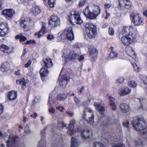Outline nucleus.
Wrapping results in <instances>:
<instances>
[{"label":"nucleus","instance_id":"nucleus-59","mask_svg":"<svg viewBox=\"0 0 147 147\" xmlns=\"http://www.w3.org/2000/svg\"><path fill=\"white\" fill-rule=\"evenodd\" d=\"M112 147H125V146L123 144L120 145H115L112 146Z\"/></svg>","mask_w":147,"mask_h":147},{"label":"nucleus","instance_id":"nucleus-40","mask_svg":"<svg viewBox=\"0 0 147 147\" xmlns=\"http://www.w3.org/2000/svg\"><path fill=\"white\" fill-rule=\"evenodd\" d=\"M68 81V79H67V78L64 77L63 80L60 82L59 84L60 86H63L64 85L65 86H66L67 83Z\"/></svg>","mask_w":147,"mask_h":147},{"label":"nucleus","instance_id":"nucleus-61","mask_svg":"<svg viewBox=\"0 0 147 147\" xmlns=\"http://www.w3.org/2000/svg\"><path fill=\"white\" fill-rule=\"evenodd\" d=\"M107 11L106 10V17L105 18V19H107L109 18V17L110 16V14L109 13H107Z\"/></svg>","mask_w":147,"mask_h":147},{"label":"nucleus","instance_id":"nucleus-10","mask_svg":"<svg viewBox=\"0 0 147 147\" xmlns=\"http://www.w3.org/2000/svg\"><path fill=\"white\" fill-rule=\"evenodd\" d=\"M9 29L8 24L5 22H2L0 24V36L3 37L9 32Z\"/></svg>","mask_w":147,"mask_h":147},{"label":"nucleus","instance_id":"nucleus-46","mask_svg":"<svg viewBox=\"0 0 147 147\" xmlns=\"http://www.w3.org/2000/svg\"><path fill=\"white\" fill-rule=\"evenodd\" d=\"M140 102L141 103L142 106V107H145V103H146L147 101L145 99H140Z\"/></svg>","mask_w":147,"mask_h":147},{"label":"nucleus","instance_id":"nucleus-62","mask_svg":"<svg viewBox=\"0 0 147 147\" xmlns=\"http://www.w3.org/2000/svg\"><path fill=\"white\" fill-rule=\"evenodd\" d=\"M73 47L74 48H78L79 47V45L78 43H76L74 44Z\"/></svg>","mask_w":147,"mask_h":147},{"label":"nucleus","instance_id":"nucleus-50","mask_svg":"<svg viewBox=\"0 0 147 147\" xmlns=\"http://www.w3.org/2000/svg\"><path fill=\"white\" fill-rule=\"evenodd\" d=\"M85 0H82L80 1L79 3V7H81L84 6L85 3Z\"/></svg>","mask_w":147,"mask_h":147},{"label":"nucleus","instance_id":"nucleus-37","mask_svg":"<svg viewBox=\"0 0 147 147\" xmlns=\"http://www.w3.org/2000/svg\"><path fill=\"white\" fill-rule=\"evenodd\" d=\"M128 85L131 87L135 88L137 86V84L134 81H131L128 83Z\"/></svg>","mask_w":147,"mask_h":147},{"label":"nucleus","instance_id":"nucleus-42","mask_svg":"<svg viewBox=\"0 0 147 147\" xmlns=\"http://www.w3.org/2000/svg\"><path fill=\"white\" fill-rule=\"evenodd\" d=\"M135 143L136 145H142L143 144V141L140 138H139L136 140Z\"/></svg>","mask_w":147,"mask_h":147},{"label":"nucleus","instance_id":"nucleus-53","mask_svg":"<svg viewBox=\"0 0 147 147\" xmlns=\"http://www.w3.org/2000/svg\"><path fill=\"white\" fill-rule=\"evenodd\" d=\"M129 122L128 121H127L126 122H124L123 123V125L126 127L128 128L129 127Z\"/></svg>","mask_w":147,"mask_h":147},{"label":"nucleus","instance_id":"nucleus-23","mask_svg":"<svg viewBox=\"0 0 147 147\" xmlns=\"http://www.w3.org/2000/svg\"><path fill=\"white\" fill-rule=\"evenodd\" d=\"M43 63L45 67L49 68L52 66L53 63L50 58H47L43 61Z\"/></svg>","mask_w":147,"mask_h":147},{"label":"nucleus","instance_id":"nucleus-26","mask_svg":"<svg viewBox=\"0 0 147 147\" xmlns=\"http://www.w3.org/2000/svg\"><path fill=\"white\" fill-rule=\"evenodd\" d=\"M126 52L128 55L132 58H133L134 57H135L136 54L131 47H129L127 48Z\"/></svg>","mask_w":147,"mask_h":147},{"label":"nucleus","instance_id":"nucleus-51","mask_svg":"<svg viewBox=\"0 0 147 147\" xmlns=\"http://www.w3.org/2000/svg\"><path fill=\"white\" fill-rule=\"evenodd\" d=\"M74 101L76 104H79L80 102V101L79 99L77 97L75 96L74 97Z\"/></svg>","mask_w":147,"mask_h":147},{"label":"nucleus","instance_id":"nucleus-28","mask_svg":"<svg viewBox=\"0 0 147 147\" xmlns=\"http://www.w3.org/2000/svg\"><path fill=\"white\" fill-rule=\"evenodd\" d=\"M79 140L75 138H72L71 140V147H78L79 144Z\"/></svg>","mask_w":147,"mask_h":147},{"label":"nucleus","instance_id":"nucleus-49","mask_svg":"<svg viewBox=\"0 0 147 147\" xmlns=\"http://www.w3.org/2000/svg\"><path fill=\"white\" fill-rule=\"evenodd\" d=\"M104 6L105 9H109L111 7L112 4L111 3H106L105 4Z\"/></svg>","mask_w":147,"mask_h":147},{"label":"nucleus","instance_id":"nucleus-22","mask_svg":"<svg viewBox=\"0 0 147 147\" xmlns=\"http://www.w3.org/2000/svg\"><path fill=\"white\" fill-rule=\"evenodd\" d=\"M0 49L2 51L5 53H8L11 52L10 48L4 44H2L0 46Z\"/></svg>","mask_w":147,"mask_h":147},{"label":"nucleus","instance_id":"nucleus-25","mask_svg":"<svg viewBox=\"0 0 147 147\" xmlns=\"http://www.w3.org/2000/svg\"><path fill=\"white\" fill-rule=\"evenodd\" d=\"M20 26H22L25 31H27L29 30V27L27 25V22L24 19H22L19 21Z\"/></svg>","mask_w":147,"mask_h":147},{"label":"nucleus","instance_id":"nucleus-8","mask_svg":"<svg viewBox=\"0 0 147 147\" xmlns=\"http://www.w3.org/2000/svg\"><path fill=\"white\" fill-rule=\"evenodd\" d=\"M79 55L76 53L69 49L66 50L63 53V57L66 61L68 59L72 60L76 59Z\"/></svg>","mask_w":147,"mask_h":147},{"label":"nucleus","instance_id":"nucleus-45","mask_svg":"<svg viewBox=\"0 0 147 147\" xmlns=\"http://www.w3.org/2000/svg\"><path fill=\"white\" fill-rule=\"evenodd\" d=\"M22 34H20V42L22 41H25L27 40V38L26 37H25L22 35Z\"/></svg>","mask_w":147,"mask_h":147},{"label":"nucleus","instance_id":"nucleus-14","mask_svg":"<svg viewBox=\"0 0 147 147\" xmlns=\"http://www.w3.org/2000/svg\"><path fill=\"white\" fill-rule=\"evenodd\" d=\"M92 135V131L88 129H85L82 131L81 133V136L84 139H87Z\"/></svg>","mask_w":147,"mask_h":147},{"label":"nucleus","instance_id":"nucleus-30","mask_svg":"<svg viewBox=\"0 0 147 147\" xmlns=\"http://www.w3.org/2000/svg\"><path fill=\"white\" fill-rule=\"evenodd\" d=\"M89 51L90 55L92 58L96 57V56L97 51L96 49L94 47L89 49Z\"/></svg>","mask_w":147,"mask_h":147},{"label":"nucleus","instance_id":"nucleus-9","mask_svg":"<svg viewBox=\"0 0 147 147\" xmlns=\"http://www.w3.org/2000/svg\"><path fill=\"white\" fill-rule=\"evenodd\" d=\"M69 19L71 22L73 21L78 24H81L83 22L78 12L76 11L72 12Z\"/></svg>","mask_w":147,"mask_h":147},{"label":"nucleus","instance_id":"nucleus-24","mask_svg":"<svg viewBox=\"0 0 147 147\" xmlns=\"http://www.w3.org/2000/svg\"><path fill=\"white\" fill-rule=\"evenodd\" d=\"M131 90V89L126 88L124 89L120 90L119 94L121 96H124L130 92Z\"/></svg>","mask_w":147,"mask_h":147},{"label":"nucleus","instance_id":"nucleus-52","mask_svg":"<svg viewBox=\"0 0 147 147\" xmlns=\"http://www.w3.org/2000/svg\"><path fill=\"white\" fill-rule=\"evenodd\" d=\"M54 38V36L53 35L50 34H49L47 37V39L50 40H53Z\"/></svg>","mask_w":147,"mask_h":147},{"label":"nucleus","instance_id":"nucleus-55","mask_svg":"<svg viewBox=\"0 0 147 147\" xmlns=\"http://www.w3.org/2000/svg\"><path fill=\"white\" fill-rule=\"evenodd\" d=\"M57 109L58 110H59L61 112H63V110L64 109L63 107L59 106L57 107Z\"/></svg>","mask_w":147,"mask_h":147},{"label":"nucleus","instance_id":"nucleus-12","mask_svg":"<svg viewBox=\"0 0 147 147\" xmlns=\"http://www.w3.org/2000/svg\"><path fill=\"white\" fill-rule=\"evenodd\" d=\"M60 23V20L57 17L53 16L51 17L49 23L52 27H55L59 25Z\"/></svg>","mask_w":147,"mask_h":147},{"label":"nucleus","instance_id":"nucleus-15","mask_svg":"<svg viewBox=\"0 0 147 147\" xmlns=\"http://www.w3.org/2000/svg\"><path fill=\"white\" fill-rule=\"evenodd\" d=\"M52 95L51 94L49 95L48 99V105L49 106V111L50 113H53L55 112V109L52 107V106L54 103V101L52 99Z\"/></svg>","mask_w":147,"mask_h":147},{"label":"nucleus","instance_id":"nucleus-27","mask_svg":"<svg viewBox=\"0 0 147 147\" xmlns=\"http://www.w3.org/2000/svg\"><path fill=\"white\" fill-rule=\"evenodd\" d=\"M44 131L43 130L41 131L40 134L42 138L41 140L39 142L38 147H45L43 144L44 142Z\"/></svg>","mask_w":147,"mask_h":147},{"label":"nucleus","instance_id":"nucleus-1","mask_svg":"<svg viewBox=\"0 0 147 147\" xmlns=\"http://www.w3.org/2000/svg\"><path fill=\"white\" fill-rule=\"evenodd\" d=\"M121 33L123 35L121 38V41L125 45H128L131 42H134V40L136 38L137 32L131 26H124Z\"/></svg>","mask_w":147,"mask_h":147},{"label":"nucleus","instance_id":"nucleus-19","mask_svg":"<svg viewBox=\"0 0 147 147\" xmlns=\"http://www.w3.org/2000/svg\"><path fill=\"white\" fill-rule=\"evenodd\" d=\"M120 111L123 113H127L129 111V107L127 104L125 103L121 104L119 105Z\"/></svg>","mask_w":147,"mask_h":147},{"label":"nucleus","instance_id":"nucleus-11","mask_svg":"<svg viewBox=\"0 0 147 147\" xmlns=\"http://www.w3.org/2000/svg\"><path fill=\"white\" fill-rule=\"evenodd\" d=\"M17 138L18 136H9L8 140L6 141V143L7 144V147H22L19 146H14L16 142Z\"/></svg>","mask_w":147,"mask_h":147},{"label":"nucleus","instance_id":"nucleus-18","mask_svg":"<svg viewBox=\"0 0 147 147\" xmlns=\"http://www.w3.org/2000/svg\"><path fill=\"white\" fill-rule=\"evenodd\" d=\"M10 68V65L7 62L2 64L0 67V70L3 72L7 71Z\"/></svg>","mask_w":147,"mask_h":147},{"label":"nucleus","instance_id":"nucleus-35","mask_svg":"<svg viewBox=\"0 0 147 147\" xmlns=\"http://www.w3.org/2000/svg\"><path fill=\"white\" fill-rule=\"evenodd\" d=\"M93 147H105L102 143L99 142H95L92 144Z\"/></svg>","mask_w":147,"mask_h":147},{"label":"nucleus","instance_id":"nucleus-57","mask_svg":"<svg viewBox=\"0 0 147 147\" xmlns=\"http://www.w3.org/2000/svg\"><path fill=\"white\" fill-rule=\"evenodd\" d=\"M4 110V108L3 106L0 104V114H1L3 111Z\"/></svg>","mask_w":147,"mask_h":147},{"label":"nucleus","instance_id":"nucleus-43","mask_svg":"<svg viewBox=\"0 0 147 147\" xmlns=\"http://www.w3.org/2000/svg\"><path fill=\"white\" fill-rule=\"evenodd\" d=\"M133 66L134 70L137 72H139L140 69V68L138 67L136 63H133Z\"/></svg>","mask_w":147,"mask_h":147},{"label":"nucleus","instance_id":"nucleus-44","mask_svg":"<svg viewBox=\"0 0 147 147\" xmlns=\"http://www.w3.org/2000/svg\"><path fill=\"white\" fill-rule=\"evenodd\" d=\"M131 6V3L129 1L127 0V2H125L124 5L125 7L127 9H129Z\"/></svg>","mask_w":147,"mask_h":147},{"label":"nucleus","instance_id":"nucleus-16","mask_svg":"<svg viewBox=\"0 0 147 147\" xmlns=\"http://www.w3.org/2000/svg\"><path fill=\"white\" fill-rule=\"evenodd\" d=\"M41 12L40 8L38 6L34 5L31 9L30 13L34 16L40 13Z\"/></svg>","mask_w":147,"mask_h":147},{"label":"nucleus","instance_id":"nucleus-58","mask_svg":"<svg viewBox=\"0 0 147 147\" xmlns=\"http://www.w3.org/2000/svg\"><path fill=\"white\" fill-rule=\"evenodd\" d=\"M143 82L145 84L147 85V76H145L143 79Z\"/></svg>","mask_w":147,"mask_h":147},{"label":"nucleus","instance_id":"nucleus-2","mask_svg":"<svg viewBox=\"0 0 147 147\" xmlns=\"http://www.w3.org/2000/svg\"><path fill=\"white\" fill-rule=\"evenodd\" d=\"M100 7L94 4L88 6L83 10L84 15L87 18L91 20L95 19L100 14Z\"/></svg>","mask_w":147,"mask_h":147},{"label":"nucleus","instance_id":"nucleus-31","mask_svg":"<svg viewBox=\"0 0 147 147\" xmlns=\"http://www.w3.org/2000/svg\"><path fill=\"white\" fill-rule=\"evenodd\" d=\"M16 83L18 84L21 85V86L23 89L26 88V82H25L24 78H22L20 80H17Z\"/></svg>","mask_w":147,"mask_h":147},{"label":"nucleus","instance_id":"nucleus-39","mask_svg":"<svg viewBox=\"0 0 147 147\" xmlns=\"http://www.w3.org/2000/svg\"><path fill=\"white\" fill-rule=\"evenodd\" d=\"M56 0H48V3L49 6L51 7H53L55 4Z\"/></svg>","mask_w":147,"mask_h":147},{"label":"nucleus","instance_id":"nucleus-56","mask_svg":"<svg viewBox=\"0 0 147 147\" xmlns=\"http://www.w3.org/2000/svg\"><path fill=\"white\" fill-rule=\"evenodd\" d=\"M31 60H30L28 61L26 63L25 65V66L26 67H28L30 65L31 63Z\"/></svg>","mask_w":147,"mask_h":147},{"label":"nucleus","instance_id":"nucleus-3","mask_svg":"<svg viewBox=\"0 0 147 147\" xmlns=\"http://www.w3.org/2000/svg\"><path fill=\"white\" fill-rule=\"evenodd\" d=\"M131 123L135 131H143L144 134L147 133V128L145 121L143 118H139L137 119L133 120L131 121Z\"/></svg>","mask_w":147,"mask_h":147},{"label":"nucleus","instance_id":"nucleus-4","mask_svg":"<svg viewBox=\"0 0 147 147\" xmlns=\"http://www.w3.org/2000/svg\"><path fill=\"white\" fill-rule=\"evenodd\" d=\"M86 35L90 39L94 38L96 34V26L92 23H87L85 24Z\"/></svg>","mask_w":147,"mask_h":147},{"label":"nucleus","instance_id":"nucleus-20","mask_svg":"<svg viewBox=\"0 0 147 147\" xmlns=\"http://www.w3.org/2000/svg\"><path fill=\"white\" fill-rule=\"evenodd\" d=\"M109 103L111 109L113 111H115L116 109V106L115 103V98L111 96H109Z\"/></svg>","mask_w":147,"mask_h":147},{"label":"nucleus","instance_id":"nucleus-17","mask_svg":"<svg viewBox=\"0 0 147 147\" xmlns=\"http://www.w3.org/2000/svg\"><path fill=\"white\" fill-rule=\"evenodd\" d=\"M94 106L96 110H98L101 114L104 113L105 108L102 106L97 102H94Z\"/></svg>","mask_w":147,"mask_h":147},{"label":"nucleus","instance_id":"nucleus-41","mask_svg":"<svg viewBox=\"0 0 147 147\" xmlns=\"http://www.w3.org/2000/svg\"><path fill=\"white\" fill-rule=\"evenodd\" d=\"M24 132L25 134H29L31 132V130L30 127L28 125H26L24 129Z\"/></svg>","mask_w":147,"mask_h":147},{"label":"nucleus","instance_id":"nucleus-21","mask_svg":"<svg viewBox=\"0 0 147 147\" xmlns=\"http://www.w3.org/2000/svg\"><path fill=\"white\" fill-rule=\"evenodd\" d=\"M17 92L13 91L9 92L8 94V97L10 100L15 99L17 98Z\"/></svg>","mask_w":147,"mask_h":147},{"label":"nucleus","instance_id":"nucleus-29","mask_svg":"<svg viewBox=\"0 0 147 147\" xmlns=\"http://www.w3.org/2000/svg\"><path fill=\"white\" fill-rule=\"evenodd\" d=\"M40 76L42 77L47 76L48 74V69L44 67H42L40 70Z\"/></svg>","mask_w":147,"mask_h":147},{"label":"nucleus","instance_id":"nucleus-6","mask_svg":"<svg viewBox=\"0 0 147 147\" xmlns=\"http://www.w3.org/2000/svg\"><path fill=\"white\" fill-rule=\"evenodd\" d=\"M94 115L92 111L90 109L86 108L84 110L82 115V118L90 124L94 122Z\"/></svg>","mask_w":147,"mask_h":147},{"label":"nucleus","instance_id":"nucleus-7","mask_svg":"<svg viewBox=\"0 0 147 147\" xmlns=\"http://www.w3.org/2000/svg\"><path fill=\"white\" fill-rule=\"evenodd\" d=\"M132 22L135 25L139 26L143 24V19L140 15L136 13H132L130 15Z\"/></svg>","mask_w":147,"mask_h":147},{"label":"nucleus","instance_id":"nucleus-33","mask_svg":"<svg viewBox=\"0 0 147 147\" xmlns=\"http://www.w3.org/2000/svg\"><path fill=\"white\" fill-rule=\"evenodd\" d=\"M125 79L122 77H120L118 78L115 81V84L118 86H119L124 81Z\"/></svg>","mask_w":147,"mask_h":147},{"label":"nucleus","instance_id":"nucleus-13","mask_svg":"<svg viewBox=\"0 0 147 147\" xmlns=\"http://www.w3.org/2000/svg\"><path fill=\"white\" fill-rule=\"evenodd\" d=\"M15 13L14 11L11 9H5L3 11L2 14L7 18L9 19L13 16Z\"/></svg>","mask_w":147,"mask_h":147},{"label":"nucleus","instance_id":"nucleus-54","mask_svg":"<svg viewBox=\"0 0 147 147\" xmlns=\"http://www.w3.org/2000/svg\"><path fill=\"white\" fill-rule=\"evenodd\" d=\"M66 113L69 116H72L74 115V112H71L70 111H67L66 112Z\"/></svg>","mask_w":147,"mask_h":147},{"label":"nucleus","instance_id":"nucleus-34","mask_svg":"<svg viewBox=\"0 0 147 147\" xmlns=\"http://www.w3.org/2000/svg\"><path fill=\"white\" fill-rule=\"evenodd\" d=\"M74 128V125L72 124L69 123V131L68 133H69L71 136H72L74 134V132L73 129Z\"/></svg>","mask_w":147,"mask_h":147},{"label":"nucleus","instance_id":"nucleus-36","mask_svg":"<svg viewBox=\"0 0 147 147\" xmlns=\"http://www.w3.org/2000/svg\"><path fill=\"white\" fill-rule=\"evenodd\" d=\"M118 54L117 52L115 51H112L109 55V57L111 59L115 58L117 57Z\"/></svg>","mask_w":147,"mask_h":147},{"label":"nucleus","instance_id":"nucleus-48","mask_svg":"<svg viewBox=\"0 0 147 147\" xmlns=\"http://www.w3.org/2000/svg\"><path fill=\"white\" fill-rule=\"evenodd\" d=\"M109 34L111 36H113L114 34V31L113 28H109Z\"/></svg>","mask_w":147,"mask_h":147},{"label":"nucleus","instance_id":"nucleus-47","mask_svg":"<svg viewBox=\"0 0 147 147\" xmlns=\"http://www.w3.org/2000/svg\"><path fill=\"white\" fill-rule=\"evenodd\" d=\"M126 2H127V0H119V3L120 7L124 6Z\"/></svg>","mask_w":147,"mask_h":147},{"label":"nucleus","instance_id":"nucleus-60","mask_svg":"<svg viewBox=\"0 0 147 147\" xmlns=\"http://www.w3.org/2000/svg\"><path fill=\"white\" fill-rule=\"evenodd\" d=\"M30 116L34 118H35L37 116V114L36 113H34L33 114V115H31Z\"/></svg>","mask_w":147,"mask_h":147},{"label":"nucleus","instance_id":"nucleus-64","mask_svg":"<svg viewBox=\"0 0 147 147\" xmlns=\"http://www.w3.org/2000/svg\"><path fill=\"white\" fill-rule=\"evenodd\" d=\"M143 16H145L146 17H147V10H146L143 12Z\"/></svg>","mask_w":147,"mask_h":147},{"label":"nucleus","instance_id":"nucleus-38","mask_svg":"<svg viewBox=\"0 0 147 147\" xmlns=\"http://www.w3.org/2000/svg\"><path fill=\"white\" fill-rule=\"evenodd\" d=\"M46 24L45 23H42V26L41 30L39 31V33H40L42 32L43 34H44L47 32L46 29L45 28Z\"/></svg>","mask_w":147,"mask_h":147},{"label":"nucleus","instance_id":"nucleus-32","mask_svg":"<svg viewBox=\"0 0 147 147\" xmlns=\"http://www.w3.org/2000/svg\"><path fill=\"white\" fill-rule=\"evenodd\" d=\"M67 98V96L65 94L61 93L57 95V100L60 101H64Z\"/></svg>","mask_w":147,"mask_h":147},{"label":"nucleus","instance_id":"nucleus-5","mask_svg":"<svg viewBox=\"0 0 147 147\" xmlns=\"http://www.w3.org/2000/svg\"><path fill=\"white\" fill-rule=\"evenodd\" d=\"M60 33V37L62 40L67 39L71 41L74 39L73 33L71 27H69L63 30H62Z\"/></svg>","mask_w":147,"mask_h":147},{"label":"nucleus","instance_id":"nucleus-63","mask_svg":"<svg viewBox=\"0 0 147 147\" xmlns=\"http://www.w3.org/2000/svg\"><path fill=\"white\" fill-rule=\"evenodd\" d=\"M76 123V121L74 119H72L70 122V123L74 125Z\"/></svg>","mask_w":147,"mask_h":147}]
</instances>
